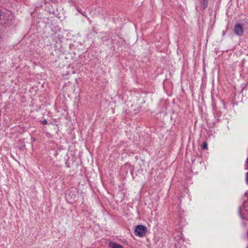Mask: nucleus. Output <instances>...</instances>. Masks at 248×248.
Masks as SVG:
<instances>
[{"label":"nucleus","mask_w":248,"mask_h":248,"mask_svg":"<svg viewBox=\"0 0 248 248\" xmlns=\"http://www.w3.org/2000/svg\"><path fill=\"white\" fill-rule=\"evenodd\" d=\"M147 231V228L145 226L139 225L136 227L134 233L137 236L142 237L145 235Z\"/></svg>","instance_id":"1"},{"label":"nucleus","mask_w":248,"mask_h":248,"mask_svg":"<svg viewBox=\"0 0 248 248\" xmlns=\"http://www.w3.org/2000/svg\"><path fill=\"white\" fill-rule=\"evenodd\" d=\"M235 33L238 35L241 36L243 33V29L240 24H236L234 29Z\"/></svg>","instance_id":"2"},{"label":"nucleus","mask_w":248,"mask_h":248,"mask_svg":"<svg viewBox=\"0 0 248 248\" xmlns=\"http://www.w3.org/2000/svg\"><path fill=\"white\" fill-rule=\"evenodd\" d=\"M108 246L110 248H123L122 245L112 242L109 243Z\"/></svg>","instance_id":"3"},{"label":"nucleus","mask_w":248,"mask_h":248,"mask_svg":"<svg viewBox=\"0 0 248 248\" xmlns=\"http://www.w3.org/2000/svg\"><path fill=\"white\" fill-rule=\"evenodd\" d=\"M202 148L203 150L206 149L207 148V143L206 142H204L202 145Z\"/></svg>","instance_id":"4"},{"label":"nucleus","mask_w":248,"mask_h":248,"mask_svg":"<svg viewBox=\"0 0 248 248\" xmlns=\"http://www.w3.org/2000/svg\"><path fill=\"white\" fill-rule=\"evenodd\" d=\"M207 0H202V2H203V8H204L207 5Z\"/></svg>","instance_id":"5"},{"label":"nucleus","mask_w":248,"mask_h":248,"mask_svg":"<svg viewBox=\"0 0 248 248\" xmlns=\"http://www.w3.org/2000/svg\"><path fill=\"white\" fill-rule=\"evenodd\" d=\"M42 123L43 124H47V121L46 120H44L43 121H42Z\"/></svg>","instance_id":"6"},{"label":"nucleus","mask_w":248,"mask_h":248,"mask_svg":"<svg viewBox=\"0 0 248 248\" xmlns=\"http://www.w3.org/2000/svg\"><path fill=\"white\" fill-rule=\"evenodd\" d=\"M70 196V193H68L67 194V198L68 199V197H69Z\"/></svg>","instance_id":"7"},{"label":"nucleus","mask_w":248,"mask_h":248,"mask_svg":"<svg viewBox=\"0 0 248 248\" xmlns=\"http://www.w3.org/2000/svg\"><path fill=\"white\" fill-rule=\"evenodd\" d=\"M71 198H73V200H74L75 198H76V196H75V195H74V197H73V196H72Z\"/></svg>","instance_id":"8"},{"label":"nucleus","mask_w":248,"mask_h":248,"mask_svg":"<svg viewBox=\"0 0 248 248\" xmlns=\"http://www.w3.org/2000/svg\"><path fill=\"white\" fill-rule=\"evenodd\" d=\"M247 248H248V247H247Z\"/></svg>","instance_id":"9"}]
</instances>
